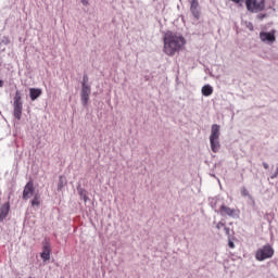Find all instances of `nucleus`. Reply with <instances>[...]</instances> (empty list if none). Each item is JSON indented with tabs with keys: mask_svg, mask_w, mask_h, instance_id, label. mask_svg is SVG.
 Returning a JSON list of instances; mask_svg holds the SVG:
<instances>
[{
	"mask_svg": "<svg viewBox=\"0 0 278 278\" xmlns=\"http://www.w3.org/2000/svg\"><path fill=\"white\" fill-rule=\"evenodd\" d=\"M163 42V52L169 58H173L175 53H179V51H184L186 48V38L173 31L165 33Z\"/></svg>",
	"mask_w": 278,
	"mask_h": 278,
	"instance_id": "f257e3e1",
	"label": "nucleus"
},
{
	"mask_svg": "<svg viewBox=\"0 0 278 278\" xmlns=\"http://www.w3.org/2000/svg\"><path fill=\"white\" fill-rule=\"evenodd\" d=\"M210 143L213 153L220 151V126L218 124H214L211 127Z\"/></svg>",
	"mask_w": 278,
	"mask_h": 278,
	"instance_id": "f03ea898",
	"label": "nucleus"
},
{
	"mask_svg": "<svg viewBox=\"0 0 278 278\" xmlns=\"http://www.w3.org/2000/svg\"><path fill=\"white\" fill-rule=\"evenodd\" d=\"M13 116L16 121L23 118V97H21V91H16L13 98Z\"/></svg>",
	"mask_w": 278,
	"mask_h": 278,
	"instance_id": "7ed1b4c3",
	"label": "nucleus"
},
{
	"mask_svg": "<svg viewBox=\"0 0 278 278\" xmlns=\"http://www.w3.org/2000/svg\"><path fill=\"white\" fill-rule=\"evenodd\" d=\"M275 255V249L270 244L263 245L255 253V260L257 262H264L265 260H270Z\"/></svg>",
	"mask_w": 278,
	"mask_h": 278,
	"instance_id": "20e7f679",
	"label": "nucleus"
},
{
	"mask_svg": "<svg viewBox=\"0 0 278 278\" xmlns=\"http://www.w3.org/2000/svg\"><path fill=\"white\" fill-rule=\"evenodd\" d=\"M35 191L36 189L34 188V181H28L24 187L22 199L24 201L31 199V197H34Z\"/></svg>",
	"mask_w": 278,
	"mask_h": 278,
	"instance_id": "39448f33",
	"label": "nucleus"
},
{
	"mask_svg": "<svg viewBox=\"0 0 278 278\" xmlns=\"http://www.w3.org/2000/svg\"><path fill=\"white\" fill-rule=\"evenodd\" d=\"M219 214L220 216H229L230 218H233L235 216H238V210L222 204L219 207Z\"/></svg>",
	"mask_w": 278,
	"mask_h": 278,
	"instance_id": "423d86ee",
	"label": "nucleus"
},
{
	"mask_svg": "<svg viewBox=\"0 0 278 278\" xmlns=\"http://www.w3.org/2000/svg\"><path fill=\"white\" fill-rule=\"evenodd\" d=\"M260 39L262 40V42H268V45H273V42H275L276 40L275 30H271L269 33L261 31Z\"/></svg>",
	"mask_w": 278,
	"mask_h": 278,
	"instance_id": "0eeeda50",
	"label": "nucleus"
},
{
	"mask_svg": "<svg viewBox=\"0 0 278 278\" xmlns=\"http://www.w3.org/2000/svg\"><path fill=\"white\" fill-rule=\"evenodd\" d=\"M190 12L197 21L201 18V9L199 7V0H191Z\"/></svg>",
	"mask_w": 278,
	"mask_h": 278,
	"instance_id": "6e6552de",
	"label": "nucleus"
},
{
	"mask_svg": "<svg viewBox=\"0 0 278 278\" xmlns=\"http://www.w3.org/2000/svg\"><path fill=\"white\" fill-rule=\"evenodd\" d=\"M8 214H10V202H5L0 206V223L8 218Z\"/></svg>",
	"mask_w": 278,
	"mask_h": 278,
	"instance_id": "1a4fd4ad",
	"label": "nucleus"
},
{
	"mask_svg": "<svg viewBox=\"0 0 278 278\" xmlns=\"http://www.w3.org/2000/svg\"><path fill=\"white\" fill-rule=\"evenodd\" d=\"M40 257L43 260V262H49V260H51V245H43Z\"/></svg>",
	"mask_w": 278,
	"mask_h": 278,
	"instance_id": "9d476101",
	"label": "nucleus"
},
{
	"mask_svg": "<svg viewBox=\"0 0 278 278\" xmlns=\"http://www.w3.org/2000/svg\"><path fill=\"white\" fill-rule=\"evenodd\" d=\"M42 94V89L40 88H30L29 89V97L33 101H36Z\"/></svg>",
	"mask_w": 278,
	"mask_h": 278,
	"instance_id": "9b49d317",
	"label": "nucleus"
},
{
	"mask_svg": "<svg viewBox=\"0 0 278 278\" xmlns=\"http://www.w3.org/2000/svg\"><path fill=\"white\" fill-rule=\"evenodd\" d=\"M87 84H88V77L84 76L83 87H81L80 94H90V92H91L90 86H88Z\"/></svg>",
	"mask_w": 278,
	"mask_h": 278,
	"instance_id": "f8f14e48",
	"label": "nucleus"
},
{
	"mask_svg": "<svg viewBox=\"0 0 278 278\" xmlns=\"http://www.w3.org/2000/svg\"><path fill=\"white\" fill-rule=\"evenodd\" d=\"M214 92V88L210 85H204L202 87V94L203 97H211V94H213Z\"/></svg>",
	"mask_w": 278,
	"mask_h": 278,
	"instance_id": "ddd939ff",
	"label": "nucleus"
},
{
	"mask_svg": "<svg viewBox=\"0 0 278 278\" xmlns=\"http://www.w3.org/2000/svg\"><path fill=\"white\" fill-rule=\"evenodd\" d=\"M80 101L83 105H88V102L90 101V94L88 93H80Z\"/></svg>",
	"mask_w": 278,
	"mask_h": 278,
	"instance_id": "4468645a",
	"label": "nucleus"
},
{
	"mask_svg": "<svg viewBox=\"0 0 278 278\" xmlns=\"http://www.w3.org/2000/svg\"><path fill=\"white\" fill-rule=\"evenodd\" d=\"M30 203L33 207H38L40 205V197L35 194Z\"/></svg>",
	"mask_w": 278,
	"mask_h": 278,
	"instance_id": "2eb2a0df",
	"label": "nucleus"
},
{
	"mask_svg": "<svg viewBox=\"0 0 278 278\" xmlns=\"http://www.w3.org/2000/svg\"><path fill=\"white\" fill-rule=\"evenodd\" d=\"M78 194L83 198V200L85 201H88V194H86V189L84 188H78Z\"/></svg>",
	"mask_w": 278,
	"mask_h": 278,
	"instance_id": "dca6fc26",
	"label": "nucleus"
},
{
	"mask_svg": "<svg viewBox=\"0 0 278 278\" xmlns=\"http://www.w3.org/2000/svg\"><path fill=\"white\" fill-rule=\"evenodd\" d=\"M224 231H225L226 236H228V238H231L233 230H231V229H229V227L225 226Z\"/></svg>",
	"mask_w": 278,
	"mask_h": 278,
	"instance_id": "f3484780",
	"label": "nucleus"
},
{
	"mask_svg": "<svg viewBox=\"0 0 278 278\" xmlns=\"http://www.w3.org/2000/svg\"><path fill=\"white\" fill-rule=\"evenodd\" d=\"M228 247L229 249H236V244L231 241V238H228Z\"/></svg>",
	"mask_w": 278,
	"mask_h": 278,
	"instance_id": "a211bd4d",
	"label": "nucleus"
},
{
	"mask_svg": "<svg viewBox=\"0 0 278 278\" xmlns=\"http://www.w3.org/2000/svg\"><path fill=\"white\" fill-rule=\"evenodd\" d=\"M242 197H249V190L247 188L241 189Z\"/></svg>",
	"mask_w": 278,
	"mask_h": 278,
	"instance_id": "6ab92c4d",
	"label": "nucleus"
},
{
	"mask_svg": "<svg viewBox=\"0 0 278 278\" xmlns=\"http://www.w3.org/2000/svg\"><path fill=\"white\" fill-rule=\"evenodd\" d=\"M223 227L225 228V223L219 222L216 224V229H223Z\"/></svg>",
	"mask_w": 278,
	"mask_h": 278,
	"instance_id": "aec40b11",
	"label": "nucleus"
},
{
	"mask_svg": "<svg viewBox=\"0 0 278 278\" xmlns=\"http://www.w3.org/2000/svg\"><path fill=\"white\" fill-rule=\"evenodd\" d=\"M62 188H63V185H62V177H60V184H59V186H58V190H62Z\"/></svg>",
	"mask_w": 278,
	"mask_h": 278,
	"instance_id": "412c9836",
	"label": "nucleus"
},
{
	"mask_svg": "<svg viewBox=\"0 0 278 278\" xmlns=\"http://www.w3.org/2000/svg\"><path fill=\"white\" fill-rule=\"evenodd\" d=\"M263 167L265 168V170H268L269 168L268 163H263Z\"/></svg>",
	"mask_w": 278,
	"mask_h": 278,
	"instance_id": "4be33fe9",
	"label": "nucleus"
},
{
	"mask_svg": "<svg viewBox=\"0 0 278 278\" xmlns=\"http://www.w3.org/2000/svg\"><path fill=\"white\" fill-rule=\"evenodd\" d=\"M83 5H88V0H81Z\"/></svg>",
	"mask_w": 278,
	"mask_h": 278,
	"instance_id": "5701e85b",
	"label": "nucleus"
},
{
	"mask_svg": "<svg viewBox=\"0 0 278 278\" xmlns=\"http://www.w3.org/2000/svg\"><path fill=\"white\" fill-rule=\"evenodd\" d=\"M277 175H278V167H277V169H276L275 176H271V179H275V177H277Z\"/></svg>",
	"mask_w": 278,
	"mask_h": 278,
	"instance_id": "b1692460",
	"label": "nucleus"
},
{
	"mask_svg": "<svg viewBox=\"0 0 278 278\" xmlns=\"http://www.w3.org/2000/svg\"><path fill=\"white\" fill-rule=\"evenodd\" d=\"M0 88H3V80L0 79Z\"/></svg>",
	"mask_w": 278,
	"mask_h": 278,
	"instance_id": "393cba45",
	"label": "nucleus"
}]
</instances>
